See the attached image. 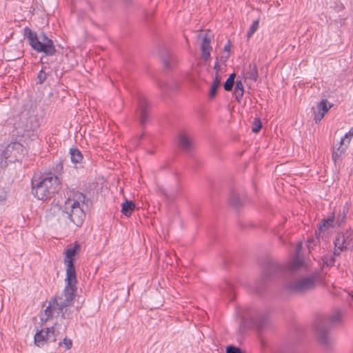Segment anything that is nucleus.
I'll list each match as a JSON object with an SVG mask.
<instances>
[{
    "label": "nucleus",
    "instance_id": "obj_1",
    "mask_svg": "<svg viewBox=\"0 0 353 353\" xmlns=\"http://www.w3.org/2000/svg\"><path fill=\"white\" fill-rule=\"evenodd\" d=\"M65 286L61 294H57L50 298L48 305L41 316L42 322H47L51 319L57 309L63 310V307L72 305L77 291V279L65 278Z\"/></svg>",
    "mask_w": 353,
    "mask_h": 353
},
{
    "label": "nucleus",
    "instance_id": "obj_2",
    "mask_svg": "<svg viewBox=\"0 0 353 353\" xmlns=\"http://www.w3.org/2000/svg\"><path fill=\"white\" fill-rule=\"evenodd\" d=\"M303 264V261L299 257H295L288 265H281L272 259L268 260L263 267V274L261 280L256 282L254 285L255 292L259 294H262L268 282L276 276H283V274L288 272L296 270Z\"/></svg>",
    "mask_w": 353,
    "mask_h": 353
},
{
    "label": "nucleus",
    "instance_id": "obj_3",
    "mask_svg": "<svg viewBox=\"0 0 353 353\" xmlns=\"http://www.w3.org/2000/svg\"><path fill=\"white\" fill-rule=\"evenodd\" d=\"M68 197L61 209L63 216L67 217L77 227H81L85 219L83 205L86 200L85 194L77 190H71L68 193Z\"/></svg>",
    "mask_w": 353,
    "mask_h": 353
},
{
    "label": "nucleus",
    "instance_id": "obj_4",
    "mask_svg": "<svg viewBox=\"0 0 353 353\" xmlns=\"http://www.w3.org/2000/svg\"><path fill=\"white\" fill-rule=\"evenodd\" d=\"M31 193L38 200H50L61 188V182L57 175L50 174L39 179L33 178L31 181Z\"/></svg>",
    "mask_w": 353,
    "mask_h": 353
},
{
    "label": "nucleus",
    "instance_id": "obj_5",
    "mask_svg": "<svg viewBox=\"0 0 353 353\" xmlns=\"http://www.w3.org/2000/svg\"><path fill=\"white\" fill-rule=\"evenodd\" d=\"M341 314L336 311L327 317L319 316L315 321L314 328L318 336L319 341L325 348L328 349L332 344V340L329 336L328 332L332 325L340 322Z\"/></svg>",
    "mask_w": 353,
    "mask_h": 353
},
{
    "label": "nucleus",
    "instance_id": "obj_6",
    "mask_svg": "<svg viewBox=\"0 0 353 353\" xmlns=\"http://www.w3.org/2000/svg\"><path fill=\"white\" fill-rule=\"evenodd\" d=\"M39 127V123L37 118L20 119L14 124L11 134L12 138L20 142L26 139L34 140L37 137L36 131Z\"/></svg>",
    "mask_w": 353,
    "mask_h": 353
},
{
    "label": "nucleus",
    "instance_id": "obj_7",
    "mask_svg": "<svg viewBox=\"0 0 353 353\" xmlns=\"http://www.w3.org/2000/svg\"><path fill=\"white\" fill-rule=\"evenodd\" d=\"M25 35L29 40V43L32 49L37 52H43L46 56H53L56 54L57 50L54 41L48 37L45 33L41 35V41L39 40L37 34L32 32L30 28H24Z\"/></svg>",
    "mask_w": 353,
    "mask_h": 353
},
{
    "label": "nucleus",
    "instance_id": "obj_8",
    "mask_svg": "<svg viewBox=\"0 0 353 353\" xmlns=\"http://www.w3.org/2000/svg\"><path fill=\"white\" fill-rule=\"evenodd\" d=\"M242 319L243 322L250 323L258 331L266 327L269 323V316L267 312L251 307L245 309Z\"/></svg>",
    "mask_w": 353,
    "mask_h": 353
},
{
    "label": "nucleus",
    "instance_id": "obj_9",
    "mask_svg": "<svg viewBox=\"0 0 353 353\" xmlns=\"http://www.w3.org/2000/svg\"><path fill=\"white\" fill-rule=\"evenodd\" d=\"M28 153L27 149L20 141L14 140L11 141L1 154V159L5 160L4 165H7L6 160L11 159L10 162L18 161L23 159Z\"/></svg>",
    "mask_w": 353,
    "mask_h": 353
},
{
    "label": "nucleus",
    "instance_id": "obj_10",
    "mask_svg": "<svg viewBox=\"0 0 353 353\" xmlns=\"http://www.w3.org/2000/svg\"><path fill=\"white\" fill-rule=\"evenodd\" d=\"M316 287V277L314 276H305L299 279L287 284L288 292L295 294H304L313 290Z\"/></svg>",
    "mask_w": 353,
    "mask_h": 353
},
{
    "label": "nucleus",
    "instance_id": "obj_11",
    "mask_svg": "<svg viewBox=\"0 0 353 353\" xmlns=\"http://www.w3.org/2000/svg\"><path fill=\"white\" fill-rule=\"evenodd\" d=\"M81 249V245L78 242H75L73 247L68 248L65 252L64 265L66 268V277L71 279H77L75 269L74 256Z\"/></svg>",
    "mask_w": 353,
    "mask_h": 353
},
{
    "label": "nucleus",
    "instance_id": "obj_12",
    "mask_svg": "<svg viewBox=\"0 0 353 353\" xmlns=\"http://www.w3.org/2000/svg\"><path fill=\"white\" fill-rule=\"evenodd\" d=\"M59 334V332L56 330L54 326L41 329L37 331L34 334V344L41 347L46 343L56 342Z\"/></svg>",
    "mask_w": 353,
    "mask_h": 353
},
{
    "label": "nucleus",
    "instance_id": "obj_13",
    "mask_svg": "<svg viewBox=\"0 0 353 353\" xmlns=\"http://www.w3.org/2000/svg\"><path fill=\"white\" fill-rule=\"evenodd\" d=\"M334 255L339 256L348 248H353V230L349 229L345 232L338 234L334 241Z\"/></svg>",
    "mask_w": 353,
    "mask_h": 353
},
{
    "label": "nucleus",
    "instance_id": "obj_14",
    "mask_svg": "<svg viewBox=\"0 0 353 353\" xmlns=\"http://www.w3.org/2000/svg\"><path fill=\"white\" fill-rule=\"evenodd\" d=\"M150 108L151 105L148 99L143 95H139L138 97L136 116L142 127H144L149 120Z\"/></svg>",
    "mask_w": 353,
    "mask_h": 353
},
{
    "label": "nucleus",
    "instance_id": "obj_15",
    "mask_svg": "<svg viewBox=\"0 0 353 353\" xmlns=\"http://www.w3.org/2000/svg\"><path fill=\"white\" fill-rule=\"evenodd\" d=\"M178 145L181 150L190 152L193 148V143L188 135L181 132L178 136Z\"/></svg>",
    "mask_w": 353,
    "mask_h": 353
},
{
    "label": "nucleus",
    "instance_id": "obj_16",
    "mask_svg": "<svg viewBox=\"0 0 353 353\" xmlns=\"http://www.w3.org/2000/svg\"><path fill=\"white\" fill-rule=\"evenodd\" d=\"M327 103L328 101L327 99H322L318 104L319 114L314 117L316 122L320 121L323 118L325 114L333 106L332 104L327 105Z\"/></svg>",
    "mask_w": 353,
    "mask_h": 353
},
{
    "label": "nucleus",
    "instance_id": "obj_17",
    "mask_svg": "<svg viewBox=\"0 0 353 353\" xmlns=\"http://www.w3.org/2000/svg\"><path fill=\"white\" fill-rule=\"evenodd\" d=\"M201 51H202V57L205 61H207L210 57V50L212 47L210 46V38L208 37V34H205L202 40L201 43Z\"/></svg>",
    "mask_w": 353,
    "mask_h": 353
},
{
    "label": "nucleus",
    "instance_id": "obj_18",
    "mask_svg": "<svg viewBox=\"0 0 353 353\" xmlns=\"http://www.w3.org/2000/svg\"><path fill=\"white\" fill-rule=\"evenodd\" d=\"M347 145L344 143V139H341L339 147L336 150H334L332 152V158L334 163H336L337 160L345 153Z\"/></svg>",
    "mask_w": 353,
    "mask_h": 353
},
{
    "label": "nucleus",
    "instance_id": "obj_19",
    "mask_svg": "<svg viewBox=\"0 0 353 353\" xmlns=\"http://www.w3.org/2000/svg\"><path fill=\"white\" fill-rule=\"evenodd\" d=\"M135 209V204L132 201L125 200L121 204V212L125 216H130Z\"/></svg>",
    "mask_w": 353,
    "mask_h": 353
},
{
    "label": "nucleus",
    "instance_id": "obj_20",
    "mask_svg": "<svg viewBox=\"0 0 353 353\" xmlns=\"http://www.w3.org/2000/svg\"><path fill=\"white\" fill-rule=\"evenodd\" d=\"M220 85H221V79H220L219 75H217V74H215V77L213 79V82H212V86H211V88L210 89V92H209V98L210 99H212L216 97L217 90H218L219 88L220 87Z\"/></svg>",
    "mask_w": 353,
    "mask_h": 353
},
{
    "label": "nucleus",
    "instance_id": "obj_21",
    "mask_svg": "<svg viewBox=\"0 0 353 353\" xmlns=\"http://www.w3.org/2000/svg\"><path fill=\"white\" fill-rule=\"evenodd\" d=\"M161 59L164 67L168 70L172 69L173 67L176 64V58L170 54H167L165 56H163Z\"/></svg>",
    "mask_w": 353,
    "mask_h": 353
},
{
    "label": "nucleus",
    "instance_id": "obj_22",
    "mask_svg": "<svg viewBox=\"0 0 353 353\" xmlns=\"http://www.w3.org/2000/svg\"><path fill=\"white\" fill-rule=\"evenodd\" d=\"M244 93L243 85L241 80H237L236 81L234 94L235 96V99L238 102H240L243 98Z\"/></svg>",
    "mask_w": 353,
    "mask_h": 353
},
{
    "label": "nucleus",
    "instance_id": "obj_23",
    "mask_svg": "<svg viewBox=\"0 0 353 353\" xmlns=\"http://www.w3.org/2000/svg\"><path fill=\"white\" fill-rule=\"evenodd\" d=\"M70 159L73 163H79L82 161L83 154L77 148L70 149Z\"/></svg>",
    "mask_w": 353,
    "mask_h": 353
},
{
    "label": "nucleus",
    "instance_id": "obj_24",
    "mask_svg": "<svg viewBox=\"0 0 353 353\" xmlns=\"http://www.w3.org/2000/svg\"><path fill=\"white\" fill-rule=\"evenodd\" d=\"M247 77L248 79L256 81L259 77L257 66L255 63L250 64L248 70L247 71Z\"/></svg>",
    "mask_w": 353,
    "mask_h": 353
},
{
    "label": "nucleus",
    "instance_id": "obj_25",
    "mask_svg": "<svg viewBox=\"0 0 353 353\" xmlns=\"http://www.w3.org/2000/svg\"><path fill=\"white\" fill-rule=\"evenodd\" d=\"M236 74L234 72L230 74L229 77L223 84L224 90L226 91H231L234 84Z\"/></svg>",
    "mask_w": 353,
    "mask_h": 353
},
{
    "label": "nucleus",
    "instance_id": "obj_26",
    "mask_svg": "<svg viewBox=\"0 0 353 353\" xmlns=\"http://www.w3.org/2000/svg\"><path fill=\"white\" fill-rule=\"evenodd\" d=\"M56 312L58 314H61V316L63 319L70 320L72 317V311L69 307H63V310L57 309Z\"/></svg>",
    "mask_w": 353,
    "mask_h": 353
},
{
    "label": "nucleus",
    "instance_id": "obj_27",
    "mask_svg": "<svg viewBox=\"0 0 353 353\" xmlns=\"http://www.w3.org/2000/svg\"><path fill=\"white\" fill-rule=\"evenodd\" d=\"M334 216H332L329 217L327 219H323L319 224V229L320 231L323 230V228H328L330 226H333Z\"/></svg>",
    "mask_w": 353,
    "mask_h": 353
},
{
    "label": "nucleus",
    "instance_id": "obj_28",
    "mask_svg": "<svg viewBox=\"0 0 353 353\" xmlns=\"http://www.w3.org/2000/svg\"><path fill=\"white\" fill-rule=\"evenodd\" d=\"M259 26V19H256L254 21L250 26L248 32H247V38L249 39L252 37L254 33L258 30Z\"/></svg>",
    "mask_w": 353,
    "mask_h": 353
},
{
    "label": "nucleus",
    "instance_id": "obj_29",
    "mask_svg": "<svg viewBox=\"0 0 353 353\" xmlns=\"http://www.w3.org/2000/svg\"><path fill=\"white\" fill-rule=\"evenodd\" d=\"M230 203L234 208H239L242 205V201L235 193H232L230 198Z\"/></svg>",
    "mask_w": 353,
    "mask_h": 353
},
{
    "label": "nucleus",
    "instance_id": "obj_30",
    "mask_svg": "<svg viewBox=\"0 0 353 353\" xmlns=\"http://www.w3.org/2000/svg\"><path fill=\"white\" fill-rule=\"evenodd\" d=\"M48 73L46 72L42 68L38 73L36 81L37 84H42L47 79Z\"/></svg>",
    "mask_w": 353,
    "mask_h": 353
},
{
    "label": "nucleus",
    "instance_id": "obj_31",
    "mask_svg": "<svg viewBox=\"0 0 353 353\" xmlns=\"http://www.w3.org/2000/svg\"><path fill=\"white\" fill-rule=\"evenodd\" d=\"M53 170L54 172L57 174H61L63 172V164L61 160H59L56 162Z\"/></svg>",
    "mask_w": 353,
    "mask_h": 353
},
{
    "label": "nucleus",
    "instance_id": "obj_32",
    "mask_svg": "<svg viewBox=\"0 0 353 353\" xmlns=\"http://www.w3.org/2000/svg\"><path fill=\"white\" fill-rule=\"evenodd\" d=\"M262 128L261 122L259 119H255L252 125V132L254 133L259 132Z\"/></svg>",
    "mask_w": 353,
    "mask_h": 353
},
{
    "label": "nucleus",
    "instance_id": "obj_33",
    "mask_svg": "<svg viewBox=\"0 0 353 353\" xmlns=\"http://www.w3.org/2000/svg\"><path fill=\"white\" fill-rule=\"evenodd\" d=\"M62 344L65 345V350H69L72 347V341L71 339L67 337L64 338L62 341L59 342V346H61Z\"/></svg>",
    "mask_w": 353,
    "mask_h": 353
},
{
    "label": "nucleus",
    "instance_id": "obj_34",
    "mask_svg": "<svg viewBox=\"0 0 353 353\" xmlns=\"http://www.w3.org/2000/svg\"><path fill=\"white\" fill-rule=\"evenodd\" d=\"M226 353H242V352L239 347L234 345H229L226 348Z\"/></svg>",
    "mask_w": 353,
    "mask_h": 353
},
{
    "label": "nucleus",
    "instance_id": "obj_35",
    "mask_svg": "<svg viewBox=\"0 0 353 353\" xmlns=\"http://www.w3.org/2000/svg\"><path fill=\"white\" fill-rule=\"evenodd\" d=\"M352 137H353V126L350 129L349 132L346 133L342 139H344V141L346 139H348L347 143H349Z\"/></svg>",
    "mask_w": 353,
    "mask_h": 353
},
{
    "label": "nucleus",
    "instance_id": "obj_36",
    "mask_svg": "<svg viewBox=\"0 0 353 353\" xmlns=\"http://www.w3.org/2000/svg\"><path fill=\"white\" fill-rule=\"evenodd\" d=\"M214 69L216 70V74H217V75H219V72L220 70V65H219L218 59H216V61L214 63Z\"/></svg>",
    "mask_w": 353,
    "mask_h": 353
},
{
    "label": "nucleus",
    "instance_id": "obj_37",
    "mask_svg": "<svg viewBox=\"0 0 353 353\" xmlns=\"http://www.w3.org/2000/svg\"><path fill=\"white\" fill-rule=\"evenodd\" d=\"M6 200V192L3 191V193L0 194V203L5 201Z\"/></svg>",
    "mask_w": 353,
    "mask_h": 353
},
{
    "label": "nucleus",
    "instance_id": "obj_38",
    "mask_svg": "<svg viewBox=\"0 0 353 353\" xmlns=\"http://www.w3.org/2000/svg\"><path fill=\"white\" fill-rule=\"evenodd\" d=\"M316 241H319V236H316V239L312 238V239H309L307 242L310 244L312 243H314Z\"/></svg>",
    "mask_w": 353,
    "mask_h": 353
},
{
    "label": "nucleus",
    "instance_id": "obj_39",
    "mask_svg": "<svg viewBox=\"0 0 353 353\" xmlns=\"http://www.w3.org/2000/svg\"><path fill=\"white\" fill-rule=\"evenodd\" d=\"M224 50L225 51H228V52L230 50V46L229 43H228L227 45H225L224 46Z\"/></svg>",
    "mask_w": 353,
    "mask_h": 353
},
{
    "label": "nucleus",
    "instance_id": "obj_40",
    "mask_svg": "<svg viewBox=\"0 0 353 353\" xmlns=\"http://www.w3.org/2000/svg\"><path fill=\"white\" fill-rule=\"evenodd\" d=\"M159 87L161 88V89H167V84L166 83H160L159 84Z\"/></svg>",
    "mask_w": 353,
    "mask_h": 353
},
{
    "label": "nucleus",
    "instance_id": "obj_41",
    "mask_svg": "<svg viewBox=\"0 0 353 353\" xmlns=\"http://www.w3.org/2000/svg\"><path fill=\"white\" fill-rule=\"evenodd\" d=\"M348 212V209L347 208L346 210L344 208L343 209V219H344L345 217H346V214Z\"/></svg>",
    "mask_w": 353,
    "mask_h": 353
},
{
    "label": "nucleus",
    "instance_id": "obj_42",
    "mask_svg": "<svg viewBox=\"0 0 353 353\" xmlns=\"http://www.w3.org/2000/svg\"><path fill=\"white\" fill-rule=\"evenodd\" d=\"M143 136H144V134H143V133H142V134L139 136V140H141V139L143 137Z\"/></svg>",
    "mask_w": 353,
    "mask_h": 353
},
{
    "label": "nucleus",
    "instance_id": "obj_43",
    "mask_svg": "<svg viewBox=\"0 0 353 353\" xmlns=\"http://www.w3.org/2000/svg\"><path fill=\"white\" fill-rule=\"evenodd\" d=\"M332 263H334V258H332Z\"/></svg>",
    "mask_w": 353,
    "mask_h": 353
}]
</instances>
